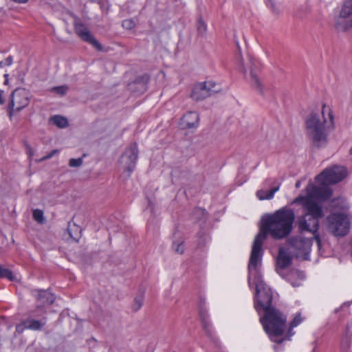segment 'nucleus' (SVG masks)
Returning <instances> with one entry per match:
<instances>
[{"label":"nucleus","mask_w":352,"mask_h":352,"mask_svg":"<svg viewBox=\"0 0 352 352\" xmlns=\"http://www.w3.org/2000/svg\"><path fill=\"white\" fill-rule=\"evenodd\" d=\"M303 320V318L301 316L300 314L298 313L297 314L295 317L294 318V319L291 321L290 324H289V331H288V338L287 339L289 340L290 338L294 335L295 332L293 331V328L297 327L298 325H299Z\"/></svg>","instance_id":"obj_23"},{"label":"nucleus","mask_w":352,"mask_h":352,"mask_svg":"<svg viewBox=\"0 0 352 352\" xmlns=\"http://www.w3.org/2000/svg\"><path fill=\"white\" fill-rule=\"evenodd\" d=\"M313 240H314L313 237L305 238L302 236H296L290 238L289 239L290 252L294 254L297 258L307 260L311 251Z\"/></svg>","instance_id":"obj_8"},{"label":"nucleus","mask_w":352,"mask_h":352,"mask_svg":"<svg viewBox=\"0 0 352 352\" xmlns=\"http://www.w3.org/2000/svg\"><path fill=\"white\" fill-rule=\"evenodd\" d=\"M52 122L59 128H65L68 125L67 118L61 116H54L52 118Z\"/></svg>","instance_id":"obj_24"},{"label":"nucleus","mask_w":352,"mask_h":352,"mask_svg":"<svg viewBox=\"0 0 352 352\" xmlns=\"http://www.w3.org/2000/svg\"><path fill=\"white\" fill-rule=\"evenodd\" d=\"M350 153L352 155V147L350 149Z\"/></svg>","instance_id":"obj_42"},{"label":"nucleus","mask_w":352,"mask_h":352,"mask_svg":"<svg viewBox=\"0 0 352 352\" xmlns=\"http://www.w3.org/2000/svg\"><path fill=\"white\" fill-rule=\"evenodd\" d=\"M338 31L344 32L352 27V0H344L335 22Z\"/></svg>","instance_id":"obj_11"},{"label":"nucleus","mask_w":352,"mask_h":352,"mask_svg":"<svg viewBox=\"0 0 352 352\" xmlns=\"http://www.w3.org/2000/svg\"><path fill=\"white\" fill-rule=\"evenodd\" d=\"M207 30V25L204 21L200 18L197 22V32L200 35H204Z\"/></svg>","instance_id":"obj_29"},{"label":"nucleus","mask_w":352,"mask_h":352,"mask_svg":"<svg viewBox=\"0 0 352 352\" xmlns=\"http://www.w3.org/2000/svg\"><path fill=\"white\" fill-rule=\"evenodd\" d=\"M26 329H27L26 324H24V320H23L20 324H16V329H15V333H18V334H21Z\"/></svg>","instance_id":"obj_34"},{"label":"nucleus","mask_w":352,"mask_h":352,"mask_svg":"<svg viewBox=\"0 0 352 352\" xmlns=\"http://www.w3.org/2000/svg\"><path fill=\"white\" fill-rule=\"evenodd\" d=\"M292 257L283 248H279L276 259V272L280 276H284V270L292 263Z\"/></svg>","instance_id":"obj_17"},{"label":"nucleus","mask_w":352,"mask_h":352,"mask_svg":"<svg viewBox=\"0 0 352 352\" xmlns=\"http://www.w3.org/2000/svg\"><path fill=\"white\" fill-rule=\"evenodd\" d=\"M54 92L56 93L57 94L60 96H64L67 91V86H59L52 88V89Z\"/></svg>","instance_id":"obj_32"},{"label":"nucleus","mask_w":352,"mask_h":352,"mask_svg":"<svg viewBox=\"0 0 352 352\" xmlns=\"http://www.w3.org/2000/svg\"><path fill=\"white\" fill-rule=\"evenodd\" d=\"M33 218L38 223H43V212L41 210L36 209L33 211Z\"/></svg>","instance_id":"obj_30"},{"label":"nucleus","mask_w":352,"mask_h":352,"mask_svg":"<svg viewBox=\"0 0 352 352\" xmlns=\"http://www.w3.org/2000/svg\"><path fill=\"white\" fill-rule=\"evenodd\" d=\"M300 184H300V181L296 182V184H295L296 188H300Z\"/></svg>","instance_id":"obj_40"},{"label":"nucleus","mask_w":352,"mask_h":352,"mask_svg":"<svg viewBox=\"0 0 352 352\" xmlns=\"http://www.w3.org/2000/svg\"><path fill=\"white\" fill-rule=\"evenodd\" d=\"M346 170L343 166H335L324 169L316 177V180L320 184H333L342 181L346 176Z\"/></svg>","instance_id":"obj_10"},{"label":"nucleus","mask_w":352,"mask_h":352,"mask_svg":"<svg viewBox=\"0 0 352 352\" xmlns=\"http://www.w3.org/2000/svg\"><path fill=\"white\" fill-rule=\"evenodd\" d=\"M138 149L136 144L131 145L126 149L122 156V163L124 168L129 173L133 171L138 160Z\"/></svg>","instance_id":"obj_15"},{"label":"nucleus","mask_w":352,"mask_h":352,"mask_svg":"<svg viewBox=\"0 0 352 352\" xmlns=\"http://www.w3.org/2000/svg\"><path fill=\"white\" fill-rule=\"evenodd\" d=\"M37 300L43 306L52 304L55 300V296L47 290H38Z\"/></svg>","instance_id":"obj_20"},{"label":"nucleus","mask_w":352,"mask_h":352,"mask_svg":"<svg viewBox=\"0 0 352 352\" xmlns=\"http://www.w3.org/2000/svg\"><path fill=\"white\" fill-rule=\"evenodd\" d=\"M286 279L293 287H299L302 282L305 280V274L298 270H291L287 274L284 273V276H281Z\"/></svg>","instance_id":"obj_19"},{"label":"nucleus","mask_w":352,"mask_h":352,"mask_svg":"<svg viewBox=\"0 0 352 352\" xmlns=\"http://www.w3.org/2000/svg\"><path fill=\"white\" fill-rule=\"evenodd\" d=\"M173 249L174 250L175 252L179 254H183L184 252V241L182 240L177 242H173Z\"/></svg>","instance_id":"obj_28"},{"label":"nucleus","mask_w":352,"mask_h":352,"mask_svg":"<svg viewBox=\"0 0 352 352\" xmlns=\"http://www.w3.org/2000/svg\"><path fill=\"white\" fill-rule=\"evenodd\" d=\"M0 278H5L9 280H14L15 279L12 272L9 269L4 268L1 265H0Z\"/></svg>","instance_id":"obj_25"},{"label":"nucleus","mask_w":352,"mask_h":352,"mask_svg":"<svg viewBox=\"0 0 352 352\" xmlns=\"http://www.w3.org/2000/svg\"><path fill=\"white\" fill-rule=\"evenodd\" d=\"M59 153V151L58 150H53L49 154H47L46 156H44L43 157H42V159L41 160V161H43V160H48V159H50L51 157H52L54 155L57 154Z\"/></svg>","instance_id":"obj_35"},{"label":"nucleus","mask_w":352,"mask_h":352,"mask_svg":"<svg viewBox=\"0 0 352 352\" xmlns=\"http://www.w3.org/2000/svg\"><path fill=\"white\" fill-rule=\"evenodd\" d=\"M30 102V94L24 89H15L11 96L7 107L8 116L11 120L12 116L25 108Z\"/></svg>","instance_id":"obj_7"},{"label":"nucleus","mask_w":352,"mask_h":352,"mask_svg":"<svg viewBox=\"0 0 352 352\" xmlns=\"http://www.w3.org/2000/svg\"><path fill=\"white\" fill-rule=\"evenodd\" d=\"M306 191V195L297 197L293 200L292 204H303L305 202V200L312 204H318L316 199L325 201L329 199L333 193L332 190L327 184H320V186H317L311 182L308 184Z\"/></svg>","instance_id":"obj_6"},{"label":"nucleus","mask_w":352,"mask_h":352,"mask_svg":"<svg viewBox=\"0 0 352 352\" xmlns=\"http://www.w3.org/2000/svg\"><path fill=\"white\" fill-rule=\"evenodd\" d=\"M24 324H26L27 329L36 331L41 329L45 325V321L28 319L24 320Z\"/></svg>","instance_id":"obj_21"},{"label":"nucleus","mask_w":352,"mask_h":352,"mask_svg":"<svg viewBox=\"0 0 352 352\" xmlns=\"http://www.w3.org/2000/svg\"><path fill=\"white\" fill-rule=\"evenodd\" d=\"M74 30L77 35L84 41L89 43L98 50H101L102 46L99 42L91 35L87 27L81 22H76Z\"/></svg>","instance_id":"obj_16"},{"label":"nucleus","mask_w":352,"mask_h":352,"mask_svg":"<svg viewBox=\"0 0 352 352\" xmlns=\"http://www.w3.org/2000/svg\"><path fill=\"white\" fill-rule=\"evenodd\" d=\"M219 91V87L213 81L199 82L193 87L190 97L195 101L202 100Z\"/></svg>","instance_id":"obj_12"},{"label":"nucleus","mask_w":352,"mask_h":352,"mask_svg":"<svg viewBox=\"0 0 352 352\" xmlns=\"http://www.w3.org/2000/svg\"><path fill=\"white\" fill-rule=\"evenodd\" d=\"M260 322L272 341L283 342V339L278 337L283 335L286 327L287 316L283 313L276 308L268 309L260 318Z\"/></svg>","instance_id":"obj_5"},{"label":"nucleus","mask_w":352,"mask_h":352,"mask_svg":"<svg viewBox=\"0 0 352 352\" xmlns=\"http://www.w3.org/2000/svg\"><path fill=\"white\" fill-rule=\"evenodd\" d=\"M295 220L294 211L287 207H283L272 214L264 216L261 220L259 233L255 236L251 251V263L262 259L263 241L270 235L276 240L284 239L289 235Z\"/></svg>","instance_id":"obj_1"},{"label":"nucleus","mask_w":352,"mask_h":352,"mask_svg":"<svg viewBox=\"0 0 352 352\" xmlns=\"http://www.w3.org/2000/svg\"><path fill=\"white\" fill-rule=\"evenodd\" d=\"M25 148H26L27 153L28 154L29 157H32L34 155V151H33L32 148L29 144H26Z\"/></svg>","instance_id":"obj_36"},{"label":"nucleus","mask_w":352,"mask_h":352,"mask_svg":"<svg viewBox=\"0 0 352 352\" xmlns=\"http://www.w3.org/2000/svg\"><path fill=\"white\" fill-rule=\"evenodd\" d=\"M261 260L262 259L258 258L256 262L252 263V265H251L250 257L248 264V284L250 287L252 285H255L256 300L254 302V307L258 314L261 310L265 311H267L268 309L275 308L272 305L273 299L272 291L264 283L258 272V267L261 265Z\"/></svg>","instance_id":"obj_3"},{"label":"nucleus","mask_w":352,"mask_h":352,"mask_svg":"<svg viewBox=\"0 0 352 352\" xmlns=\"http://www.w3.org/2000/svg\"><path fill=\"white\" fill-rule=\"evenodd\" d=\"M239 63H238V69L245 74L246 70L243 65V60L241 57V52L239 55ZM250 63H251V70L250 74V78H248L246 75H245V77L247 80H249L250 83L251 84L252 87L256 90L257 91L260 93H263V86L262 82L260 80V78L258 76V69L257 65L258 64V61L256 60L250 59Z\"/></svg>","instance_id":"obj_13"},{"label":"nucleus","mask_w":352,"mask_h":352,"mask_svg":"<svg viewBox=\"0 0 352 352\" xmlns=\"http://www.w3.org/2000/svg\"><path fill=\"white\" fill-rule=\"evenodd\" d=\"M4 77L6 78V80H5L4 83H5V84H7V83H8V74H5V75H4Z\"/></svg>","instance_id":"obj_41"},{"label":"nucleus","mask_w":352,"mask_h":352,"mask_svg":"<svg viewBox=\"0 0 352 352\" xmlns=\"http://www.w3.org/2000/svg\"><path fill=\"white\" fill-rule=\"evenodd\" d=\"M13 60L11 56H9L5 59L4 65L10 66L12 64Z\"/></svg>","instance_id":"obj_37"},{"label":"nucleus","mask_w":352,"mask_h":352,"mask_svg":"<svg viewBox=\"0 0 352 352\" xmlns=\"http://www.w3.org/2000/svg\"><path fill=\"white\" fill-rule=\"evenodd\" d=\"M197 210H198V211H200V212H204V210H201V209H198Z\"/></svg>","instance_id":"obj_43"},{"label":"nucleus","mask_w":352,"mask_h":352,"mask_svg":"<svg viewBox=\"0 0 352 352\" xmlns=\"http://www.w3.org/2000/svg\"><path fill=\"white\" fill-rule=\"evenodd\" d=\"M3 90H0V105L4 104V99H3Z\"/></svg>","instance_id":"obj_38"},{"label":"nucleus","mask_w":352,"mask_h":352,"mask_svg":"<svg viewBox=\"0 0 352 352\" xmlns=\"http://www.w3.org/2000/svg\"><path fill=\"white\" fill-rule=\"evenodd\" d=\"M301 205L304 213L298 218L297 223L300 232H309L314 236L320 248L321 241L318 234L320 219L324 217V212L322 206L318 204H312L306 201Z\"/></svg>","instance_id":"obj_4"},{"label":"nucleus","mask_w":352,"mask_h":352,"mask_svg":"<svg viewBox=\"0 0 352 352\" xmlns=\"http://www.w3.org/2000/svg\"><path fill=\"white\" fill-rule=\"evenodd\" d=\"M279 189V187H274L270 190H260L257 191L256 196L260 200L271 199L274 197V194Z\"/></svg>","instance_id":"obj_22"},{"label":"nucleus","mask_w":352,"mask_h":352,"mask_svg":"<svg viewBox=\"0 0 352 352\" xmlns=\"http://www.w3.org/2000/svg\"><path fill=\"white\" fill-rule=\"evenodd\" d=\"M82 164V159L81 157L75 159L72 158L69 160V165L70 167H79Z\"/></svg>","instance_id":"obj_31"},{"label":"nucleus","mask_w":352,"mask_h":352,"mask_svg":"<svg viewBox=\"0 0 352 352\" xmlns=\"http://www.w3.org/2000/svg\"><path fill=\"white\" fill-rule=\"evenodd\" d=\"M330 127H333V116L331 108L324 104H322L320 111H313L305 119L307 135L317 147L327 143V130Z\"/></svg>","instance_id":"obj_2"},{"label":"nucleus","mask_w":352,"mask_h":352,"mask_svg":"<svg viewBox=\"0 0 352 352\" xmlns=\"http://www.w3.org/2000/svg\"><path fill=\"white\" fill-rule=\"evenodd\" d=\"M144 302V295L142 294L137 296L133 300L131 305L132 309L134 311H138L142 306Z\"/></svg>","instance_id":"obj_26"},{"label":"nucleus","mask_w":352,"mask_h":352,"mask_svg":"<svg viewBox=\"0 0 352 352\" xmlns=\"http://www.w3.org/2000/svg\"><path fill=\"white\" fill-rule=\"evenodd\" d=\"M204 302L201 300L199 305V317L202 323L203 329L206 334L208 336L212 342L217 346L219 345V340L215 336L212 325L208 319V315L206 309L204 307Z\"/></svg>","instance_id":"obj_14"},{"label":"nucleus","mask_w":352,"mask_h":352,"mask_svg":"<svg viewBox=\"0 0 352 352\" xmlns=\"http://www.w3.org/2000/svg\"><path fill=\"white\" fill-rule=\"evenodd\" d=\"M12 1L17 3H25L28 1V0H12Z\"/></svg>","instance_id":"obj_39"},{"label":"nucleus","mask_w":352,"mask_h":352,"mask_svg":"<svg viewBox=\"0 0 352 352\" xmlns=\"http://www.w3.org/2000/svg\"><path fill=\"white\" fill-rule=\"evenodd\" d=\"M122 27L127 30H131L135 27V23L131 19H126L122 22Z\"/></svg>","instance_id":"obj_33"},{"label":"nucleus","mask_w":352,"mask_h":352,"mask_svg":"<svg viewBox=\"0 0 352 352\" xmlns=\"http://www.w3.org/2000/svg\"><path fill=\"white\" fill-rule=\"evenodd\" d=\"M329 229L335 236H342L346 235L350 228V221L348 217L342 213L330 214L328 218Z\"/></svg>","instance_id":"obj_9"},{"label":"nucleus","mask_w":352,"mask_h":352,"mask_svg":"<svg viewBox=\"0 0 352 352\" xmlns=\"http://www.w3.org/2000/svg\"><path fill=\"white\" fill-rule=\"evenodd\" d=\"M199 115L195 111H189L181 119L180 124L184 129H196L199 126Z\"/></svg>","instance_id":"obj_18"},{"label":"nucleus","mask_w":352,"mask_h":352,"mask_svg":"<svg viewBox=\"0 0 352 352\" xmlns=\"http://www.w3.org/2000/svg\"><path fill=\"white\" fill-rule=\"evenodd\" d=\"M266 5L274 14L278 15L280 14V10L278 7L276 6L274 0H267Z\"/></svg>","instance_id":"obj_27"}]
</instances>
